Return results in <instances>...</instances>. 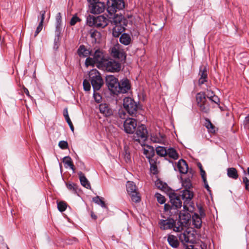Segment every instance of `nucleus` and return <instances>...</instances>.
<instances>
[{"instance_id":"obj_16","label":"nucleus","mask_w":249,"mask_h":249,"mask_svg":"<svg viewBox=\"0 0 249 249\" xmlns=\"http://www.w3.org/2000/svg\"><path fill=\"white\" fill-rule=\"evenodd\" d=\"M119 89H118L117 94L120 93H125L128 91L130 89V85L129 80L125 78L122 79L119 82L118 86Z\"/></svg>"},{"instance_id":"obj_41","label":"nucleus","mask_w":249,"mask_h":249,"mask_svg":"<svg viewBox=\"0 0 249 249\" xmlns=\"http://www.w3.org/2000/svg\"><path fill=\"white\" fill-rule=\"evenodd\" d=\"M96 91L97 90H94L93 97L96 102L97 103H100L102 101V97L100 93L97 92Z\"/></svg>"},{"instance_id":"obj_43","label":"nucleus","mask_w":249,"mask_h":249,"mask_svg":"<svg viewBox=\"0 0 249 249\" xmlns=\"http://www.w3.org/2000/svg\"><path fill=\"white\" fill-rule=\"evenodd\" d=\"M57 208L59 211L64 212L67 208V204L63 201L59 202L57 203Z\"/></svg>"},{"instance_id":"obj_50","label":"nucleus","mask_w":249,"mask_h":249,"mask_svg":"<svg viewBox=\"0 0 249 249\" xmlns=\"http://www.w3.org/2000/svg\"><path fill=\"white\" fill-rule=\"evenodd\" d=\"M59 146L62 149H66L68 148V143L67 142L61 141L59 142Z\"/></svg>"},{"instance_id":"obj_42","label":"nucleus","mask_w":249,"mask_h":249,"mask_svg":"<svg viewBox=\"0 0 249 249\" xmlns=\"http://www.w3.org/2000/svg\"><path fill=\"white\" fill-rule=\"evenodd\" d=\"M156 186L160 189L164 190L165 189L167 185L166 183H164L161 180L158 179L156 181Z\"/></svg>"},{"instance_id":"obj_40","label":"nucleus","mask_w":249,"mask_h":249,"mask_svg":"<svg viewBox=\"0 0 249 249\" xmlns=\"http://www.w3.org/2000/svg\"><path fill=\"white\" fill-rule=\"evenodd\" d=\"M198 106L199 107V109L204 113H207L209 111V107L207 103V101L203 104L198 105Z\"/></svg>"},{"instance_id":"obj_20","label":"nucleus","mask_w":249,"mask_h":249,"mask_svg":"<svg viewBox=\"0 0 249 249\" xmlns=\"http://www.w3.org/2000/svg\"><path fill=\"white\" fill-rule=\"evenodd\" d=\"M177 167L180 173L185 174L187 173L188 166L185 160L182 159L179 160L178 162Z\"/></svg>"},{"instance_id":"obj_29","label":"nucleus","mask_w":249,"mask_h":249,"mask_svg":"<svg viewBox=\"0 0 249 249\" xmlns=\"http://www.w3.org/2000/svg\"><path fill=\"white\" fill-rule=\"evenodd\" d=\"M196 100L197 106L203 104L207 101L205 94L204 92L198 93L196 95Z\"/></svg>"},{"instance_id":"obj_31","label":"nucleus","mask_w":249,"mask_h":249,"mask_svg":"<svg viewBox=\"0 0 249 249\" xmlns=\"http://www.w3.org/2000/svg\"><path fill=\"white\" fill-rule=\"evenodd\" d=\"M167 155L174 160H177L178 158V154L177 153L176 150L173 148H169L167 150Z\"/></svg>"},{"instance_id":"obj_6","label":"nucleus","mask_w":249,"mask_h":249,"mask_svg":"<svg viewBox=\"0 0 249 249\" xmlns=\"http://www.w3.org/2000/svg\"><path fill=\"white\" fill-rule=\"evenodd\" d=\"M110 54L113 58L121 61H124L126 58V53L122 46L118 43L110 48Z\"/></svg>"},{"instance_id":"obj_27","label":"nucleus","mask_w":249,"mask_h":249,"mask_svg":"<svg viewBox=\"0 0 249 249\" xmlns=\"http://www.w3.org/2000/svg\"><path fill=\"white\" fill-rule=\"evenodd\" d=\"M151 140L153 142L162 143L164 142V137L163 135H161L160 134L158 135H153L151 137Z\"/></svg>"},{"instance_id":"obj_19","label":"nucleus","mask_w":249,"mask_h":249,"mask_svg":"<svg viewBox=\"0 0 249 249\" xmlns=\"http://www.w3.org/2000/svg\"><path fill=\"white\" fill-rule=\"evenodd\" d=\"M91 51L87 49L83 45H80L77 50V54L81 57H88L91 55Z\"/></svg>"},{"instance_id":"obj_28","label":"nucleus","mask_w":249,"mask_h":249,"mask_svg":"<svg viewBox=\"0 0 249 249\" xmlns=\"http://www.w3.org/2000/svg\"><path fill=\"white\" fill-rule=\"evenodd\" d=\"M126 190L129 194L137 191V187L132 181H127L126 184Z\"/></svg>"},{"instance_id":"obj_53","label":"nucleus","mask_w":249,"mask_h":249,"mask_svg":"<svg viewBox=\"0 0 249 249\" xmlns=\"http://www.w3.org/2000/svg\"><path fill=\"white\" fill-rule=\"evenodd\" d=\"M150 170L154 175H156L158 173V168L157 165H153L150 166Z\"/></svg>"},{"instance_id":"obj_18","label":"nucleus","mask_w":249,"mask_h":249,"mask_svg":"<svg viewBox=\"0 0 249 249\" xmlns=\"http://www.w3.org/2000/svg\"><path fill=\"white\" fill-rule=\"evenodd\" d=\"M200 78L198 80L199 85H202L207 81V71L205 67H201L199 73Z\"/></svg>"},{"instance_id":"obj_54","label":"nucleus","mask_w":249,"mask_h":249,"mask_svg":"<svg viewBox=\"0 0 249 249\" xmlns=\"http://www.w3.org/2000/svg\"><path fill=\"white\" fill-rule=\"evenodd\" d=\"M164 210L165 211H171L172 210H175V209L173 207L172 204L171 205H170V204H165Z\"/></svg>"},{"instance_id":"obj_37","label":"nucleus","mask_w":249,"mask_h":249,"mask_svg":"<svg viewBox=\"0 0 249 249\" xmlns=\"http://www.w3.org/2000/svg\"><path fill=\"white\" fill-rule=\"evenodd\" d=\"M131 200L134 202H139L141 200V197L139 193L137 191L129 194Z\"/></svg>"},{"instance_id":"obj_35","label":"nucleus","mask_w":249,"mask_h":249,"mask_svg":"<svg viewBox=\"0 0 249 249\" xmlns=\"http://www.w3.org/2000/svg\"><path fill=\"white\" fill-rule=\"evenodd\" d=\"M67 188L73 193H76L78 189L77 185L71 182H68L66 183Z\"/></svg>"},{"instance_id":"obj_13","label":"nucleus","mask_w":249,"mask_h":249,"mask_svg":"<svg viewBox=\"0 0 249 249\" xmlns=\"http://www.w3.org/2000/svg\"><path fill=\"white\" fill-rule=\"evenodd\" d=\"M92 19L93 20L92 24H94V26L97 28H104L109 23V20L104 15L99 16L95 18L93 17Z\"/></svg>"},{"instance_id":"obj_64","label":"nucleus","mask_w":249,"mask_h":249,"mask_svg":"<svg viewBox=\"0 0 249 249\" xmlns=\"http://www.w3.org/2000/svg\"><path fill=\"white\" fill-rule=\"evenodd\" d=\"M23 90H24V93L29 97L30 98H32L31 96L30 95V93H29V91L28 90V89L26 88H23Z\"/></svg>"},{"instance_id":"obj_38","label":"nucleus","mask_w":249,"mask_h":249,"mask_svg":"<svg viewBox=\"0 0 249 249\" xmlns=\"http://www.w3.org/2000/svg\"><path fill=\"white\" fill-rule=\"evenodd\" d=\"M92 201L94 203L100 205L103 208L106 207V204H105V202L99 196H96L93 197L92 198Z\"/></svg>"},{"instance_id":"obj_44","label":"nucleus","mask_w":249,"mask_h":249,"mask_svg":"<svg viewBox=\"0 0 249 249\" xmlns=\"http://www.w3.org/2000/svg\"><path fill=\"white\" fill-rule=\"evenodd\" d=\"M81 19L78 18L76 15L73 16L72 18L71 19L70 22V24L71 26H73L75 25L77 22L81 21Z\"/></svg>"},{"instance_id":"obj_3","label":"nucleus","mask_w":249,"mask_h":249,"mask_svg":"<svg viewBox=\"0 0 249 249\" xmlns=\"http://www.w3.org/2000/svg\"><path fill=\"white\" fill-rule=\"evenodd\" d=\"M91 84L94 90H99L104 84V81L100 73L96 70H92L89 72Z\"/></svg>"},{"instance_id":"obj_63","label":"nucleus","mask_w":249,"mask_h":249,"mask_svg":"<svg viewBox=\"0 0 249 249\" xmlns=\"http://www.w3.org/2000/svg\"><path fill=\"white\" fill-rule=\"evenodd\" d=\"M213 91H209L207 93V97L209 100H210L211 99V97H213Z\"/></svg>"},{"instance_id":"obj_11","label":"nucleus","mask_w":249,"mask_h":249,"mask_svg":"<svg viewBox=\"0 0 249 249\" xmlns=\"http://www.w3.org/2000/svg\"><path fill=\"white\" fill-rule=\"evenodd\" d=\"M169 197L170 202L174 208L175 210H176L174 212L175 214H178V210L181 208L182 206L180 195L176 193H173L170 194Z\"/></svg>"},{"instance_id":"obj_46","label":"nucleus","mask_w":249,"mask_h":249,"mask_svg":"<svg viewBox=\"0 0 249 249\" xmlns=\"http://www.w3.org/2000/svg\"><path fill=\"white\" fill-rule=\"evenodd\" d=\"M156 196L157 198V201L159 203L162 204L165 202L166 199L165 197L160 194L157 193L156 194Z\"/></svg>"},{"instance_id":"obj_17","label":"nucleus","mask_w":249,"mask_h":249,"mask_svg":"<svg viewBox=\"0 0 249 249\" xmlns=\"http://www.w3.org/2000/svg\"><path fill=\"white\" fill-rule=\"evenodd\" d=\"M99 110L101 113L106 117L110 116L113 114L112 110L109 106L107 104H101L99 106Z\"/></svg>"},{"instance_id":"obj_62","label":"nucleus","mask_w":249,"mask_h":249,"mask_svg":"<svg viewBox=\"0 0 249 249\" xmlns=\"http://www.w3.org/2000/svg\"><path fill=\"white\" fill-rule=\"evenodd\" d=\"M124 159L125 160V161L127 162L130 161V160H131L130 155L129 154L126 153V154L124 156Z\"/></svg>"},{"instance_id":"obj_21","label":"nucleus","mask_w":249,"mask_h":249,"mask_svg":"<svg viewBox=\"0 0 249 249\" xmlns=\"http://www.w3.org/2000/svg\"><path fill=\"white\" fill-rule=\"evenodd\" d=\"M55 33L59 35L62 30V17L60 13H58L55 17Z\"/></svg>"},{"instance_id":"obj_25","label":"nucleus","mask_w":249,"mask_h":249,"mask_svg":"<svg viewBox=\"0 0 249 249\" xmlns=\"http://www.w3.org/2000/svg\"><path fill=\"white\" fill-rule=\"evenodd\" d=\"M78 175H79V179L81 185L87 189L90 188V183L84 175L81 172Z\"/></svg>"},{"instance_id":"obj_14","label":"nucleus","mask_w":249,"mask_h":249,"mask_svg":"<svg viewBox=\"0 0 249 249\" xmlns=\"http://www.w3.org/2000/svg\"><path fill=\"white\" fill-rule=\"evenodd\" d=\"M93 57L97 64V66L100 69L103 65L104 62L107 60L105 58L104 53L100 49H97L95 51Z\"/></svg>"},{"instance_id":"obj_30","label":"nucleus","mask_w":249,"mask_h":249,"mask_svg":"<svg viewBox=\"0 0 249 249\" xmlns=\"http://www.w3.org/2000/svg\"><path fill=\"white\" fill-rule=\"evenodd\" d=\"M63 115L67 122V123L68 124L71 130L73 132L74 131V126L72 124V123L69 117V114H68V109L67 108H65L64 109V111H63Z\"/></svg>"},{"instance_id":"obj_36","label":"nucleus","mask_w":249,"mask_h":249,"mask_svg":"<svg viewBox=\"0 0 249 249\" xmlns=\"http://www.w3.org/2000/svg\"><path fill=\"white\" fill-rule=\"evenodd\" d=\"M45 13H46V11L45 10H42L40 12V16L41 17V19H40V21L38 25V26L37 27V29L40 31H41L42 29V28H43V21H44V18H45Z\"/></svg>"},{"instance_id":"obj_52","label":"nucleus","mask_w":249,"mask_h":249,"mask_svg":"<svg viewBox=\"0 0 249 249\" xmlns=\"http://www.w3.org/2000/svg\"><path fill=\"white\" fill-rule=\"evenodd\" d=\"M210 100L217 105H219L220 102L219 98L215 95H213V97H211V99Z\"/></svg>"},{"instance_id":"obj_58","label":"nucleus","mask_w":249,"mask_h":249,"mask_svg":"<svg viewBox=\"0 0 249 249\" xmlns=\"http://www.w3.org/2000/svg\"><path fill=\"white\" fill-rule=\"evenodd\" d=\"M244 124L246 126L249 127V114L245 117Z\"/></svg>"},{"instance_id":"obj_9","label":"nucleus","mask_w":249,"mask_h":249,"mask_svg":"<svg viewBox=\"0 0 249 249\" xmlns=\"http://www.w3.org/2000/svg\"><path fill=\"white\" fill-rule=\"evenodd\" d=\"M123 106L125 109L131 115L136 113L138 108L137 103L130 97H125L124 99Z\"/></svg>"},{"instance_id":"obj_61","label":"nucleus","mask_w":249,"mask_h":249,"mask_svg":"<svg viewBox=\"0 0 249 249\" xmlns=\"http://www.w3.org/2000/svg\"><path fill=\"white\" fill-rule=\"evenodd\" d=\"M92 18H93V17H90L89 18H88V19H87L88 24L90 26H93V25L94 26V24H92V23H93V20L92 19Z\"/></svg>"},{"instance_id":"obj_2","label":"nucleus","mask_w":249,"mask_h":249,"mask_svg":"<svg viewBox=\"0 0 249 249\" xmlns=\"http://www.w3.org/2000/svg\"><path fill=\"white\" fill-rule=\"evenodd\" d=\"M111 24L114 26L113 28L112 35L115 37L119 36L124 31L127 24V20L122 15H114L112 20L110 21Z\"/></svg>"},{"instance_id":"obj_33","label":"nucleus","mask_w":249,"mask_h":249,"mask_svg":"<svg viewBox=\"0 0 249 249\" xmlns=\"http://www.w3.org/2000/svg\"><path fill=\"white\" fill-rule=\"evenodd\" d=\"M188 233H186L184 232L183 233H181L179 235V240L181 241V242L183 244L191 243L190 239H189V237L188 235Z\"/></svg>"},{"instance_id":"obj_48","label":"nucleus","mask_w":249,"mask_h":249,"mask_svg":"<svg viewBox=\"0 0 249 249\" xmlns=\"http://www.w3.org/2000/svg\"><path fill=\"white\" fill-rule=\"evenodd\" d=\"M83 88L85 91H89L90 89V84L89 80L85 79L83 82Z\"/></svg>"},{"instance_id":"obj_1","label":"nucleus","mask_w":249,"mask_h":249,"mask_svg":"<svg viewBox=\"0 0 249 249\" xmlns=\"http://www.w3.org/2000/svg\"><path fill=\"white\" fill-rule=\"evenodd\" d=\"M180 214H181L180 213ZM179 220L176 222L175 220L171 217L166 219H160L158 222L160 228L161 230H173L176 232H180L183 230L184 227L187 224L190 216L189 214L179 215Z\"/></svg>"},{"instance_id":"obj_34","label":"nucleus","mask_w":249,"mask_h":249,"mask_svg":"<svg viewBox=\"0 0 249 249\" xmlns=\"http://www.w3.org/2000/svg\"><path fill=\"white\" fill-rule=\"evenodd\" d=\"M157 154L160 157H164L167 155V150L164 147L158 146L156 148Z\"/></svg>"},{"instance_id":"obj_15","label":"nucleus","mask_w":249,"mask_h":249,"mask_svg":"<svg viewBox=\"0 0 249 249\" xmlns=\"http://www.w3.org/2000/svg\"><path fill=\"white\" fill-rule=\"evenodd\" d=\"M90 12L94 14H98L104 11L105 9V3L97 1L89 5Z\"/></svg>"},{"instance_id":"obj_5","label":"nucleus","mask_w":249,"mask_h":249,"mask_svg":"<svg viewBox=\"0 0 249 249\" xmlns=\"http://www.w3.org/2000/svg\"><path fill=\"white\" fill-rule=\"evenodd\" d=\"M121 65L120 63L113 59L107 60L104 62L101 69L105 71L116 72L120 71Z\"/></svg>"},{"instance_id":"obj_45","label":"nucleus","mask_w":249,"mask_h":249,"mask_svg":"<svg viewBox=\"0 0 249 249\" xmlns=\"http://www.w3.org/2000/svg\"><path fill=\"white\" fill-rule=\"evenodd\" d=\"M95 64H96V63L93 57L91 58L90 57H88L86 59L85 64L87 66H94Z\"/></svg>"},{"instance_id":"obj_57","label":"nucleus","mask_w":249,"mask_h":249,"mask_svg":"<svg viewBox=\"0 0 249 249\" xmlns=\"http://www.w3.org/2000/svg\"><path fill=\"white\" fill-rule=\"evenodd\" d=\"M100 33L97 31H94L91 34V37L92 38H95V41H96L97 39L96 38V36H99Z\"/></svg>"},{"instance_id":"obj_12","label":"nucleus","mask_w":249,"mask_h":249,"mask_svg":"<svg viewBox=\"0 0 249 249\" xmlns=\"http://www.w3.org/2000/svg\"><path fill=\"white\" fill-rule=\"evenodd\" d=\"M137 126L136 120L133 118H127L124 123V130L128 134L133 133L136 129Z\"/></svg>"},{"instance_id":"obj_24","label":"nucleus","mask_w":249,"mask_h":249,"mask_svg":"<svg viewBox=\"0 0 249 249\" xmlns=\"http://www.w3.org/2000/svg\"><path fill=\"white\" fill-rule=\"evenodd\" d=\"M227 175L230 178L233 179H237L238 178L237 171L233 167L229 168L227 169Z\"/></svg>"},{"instance_id":"obj_26","label":"nucleus","mask_w":249,"mask_h":249,"mask_svg":"<svg viewBox=\"0 0 249 249\" xmlns=\"http://www.w3.org/2000/svg\"><path fill=\"white\" fill-rule=\"evenodd\" d=\"M131 40V39L130 36L126 33L123 34L120 37V42L124 45H129Z\"/></svg>"},{"instance_id":"obj_49","label":"nucleus","mask_w":249,"mask_h":249,"mask_svg":"<svg viewBox=\"0 0 249 249\" xmlns=\"http://www.w3.org/2000/svg\"><path fill=\"white\" fill-rule=\"evenodd\" d=\"M143 153L146 156V157L147 159L150 158L151 157H154L155 155V153H154V151L153 149L151 150L150 151H149L147 150L144 149Z\"/></svg>"},{"instance_id":"obj_60","label":"nucleus","mask_w":249,"mask_h":249,"mask_svg":"<svg viewBox=\"0 0 249 249\" xmlns=\"http://www.w3.org/2000/svg\"><path fill=\"white\" fill-rule=\"evenodd\" d=\"M119 115L121 118L125 119V113L123 110H120L119 111Z\"/></svg>"},{"instance_id":"obj_7","label":"nucleus","mask_w":249,"mask_h":249,"mask_svg":"<svg viewBox=\"0 0 249 249\" xmlns=\"http://www.w3.org/2000/svg\"><path fill=\"white\" fill-rule=\"evenodd\" d=\"M136 130V133L133 135L134 140L140 143L141 142L143 143L148 137V132L145 126L143 124L139 125Z\"/></svg>"},{"instance_id":"obj_51","label":"nucleus","mask_w":249,"mask_h":249,"mask_svg":"<svg viewBox=\"0 0 249 249\" xmlns=\"http://www.w3.org/2000/svg\"><path fill=\"white\" fill-rule=\"evenodd\" d=\"M243 182L245 184L246 190L249 192V179L247 177H244Z\"/></svg>"},{"instance_id":"obj_8","label":"nucleus","mask_w":249,"mask_h":249,"mask_svg":"<svg viewBox=\"0 0 249 249\" xmlns=\"http://www.w3.org/2000/svg\"><path fill=\"white\" fill-rule=\"evenodd\" d=\"M106 84L113 94L117 95V90L119 89V82L116 77L112 75H107L106 77Z\"/></svg>"},{"instance_id":"obj_10","label":"nucleus","mask_w":249,"mask_h":249,"mask_svg":"<svg viewBox=\"0 0 249 249\" xmlns=\"http://www.w3.org/2000/svg\"><path fill=\"white\" fill-rule=\"evenodd\" d=\"M180 197L184 200V204L183 205V209L185 211H189L188 205L191 206L190 204L192 199L194 196L193 192L188 189H184L181 191Z\"/></svg>"},{"instance_id":"obj_39","label":"nucleus","mask_w":249,"mask_h":249,"mask_svg":"<svg viewBox=\"0 0 249 249\" xmlns=\"http://www.w3.org/2000/svg\"><path fill=\"white\" fill-rule=\"evenodd\" d=\"M205 126L210 132L212 133L215 132V127L209 119H206Z\"/></svg>"},{"instance_id":"obj_32","label":"nucleus","mask_w":249,"mask_h":249,"mask_svg":"<svg viewBox=\"0 0 249 249\" xmlns=\"http://www.w3.org/2000/svg\"><path fill=\"white\" fill-rule=\"evenodd\" d=\"M63 161L66 165L72 169L73 172L74 171V166L72 163L71 159L69 156L64 157Z\"/></svg>"},{"instance_id":"obj_59","label":"nucleus","mask_w":249,"mask_h":249,"mask_svg":"<svg viewBox=\"0 0 249 249\" xmlns=\"http://www.w3.org/2000/svg\"><path fill=\"white\" fill-rule=\"evenodd\" d=\"M199 209V213L201 217H204L205 216V212L203 209L200 207L198 208Z\"/></svg>"},{"instance_id":"obj_4","label":"nucleus","mask_w":249,"mask_h":249,"mask_svg":"<svg viewBox=\"0 0 249 249\" xmlns=\"http://www.w3.org/2000/svg\"><path fill=\"white\" fill-rule=\"evenodd\" d=\"M107 4V10L111 15L115 14L118 10H122L124 7V0H108Z\"/></svg>"},{"instance_id":"obj_22","label":"nucleus","mask_w":249,"mask_h":249,"mask_svg":"<svg viewBox=\"0 0 249 249\" xmlns=\"http://www.w3.org/2000/svg\"><path fill=\"white\" fill-rule=\"evenodd\" d=\"M167 242L173 248H177L179 245L177 237L172 234H168L167 236Z\"/></svg>"},{"instance_id":"obj_23","label":"nucleus","mask_w":249,"mask_h":249,"mask_svg":"<svg viewBox=\"0 0 249 249\" xmlns=\"http://www.w3.org/2000/svg\"><path fill=\"white\" fill-rule=\"evenodd\" d=\"M193 225L195 228L199 229L202 225V220L198 214L195 213L192 216Z\"/></svg>"},{"instance_id":"obj_47","label":"nucleus","mask_w":249,"mask_h":249,"mask_svg":"<svg viewBox=\"0 0 249 249\" xmlns=\"http://www.w3.org/2000/svg\"><path fill=\"white\" fill-rule=\"evenodd\" d=\"M182 185L185 188V189L189 190L192 187V183L189 179H185L182 182Z\"/></svg>"},{"instance_id":"obj_55","label":"nucleus","mask_w":249,"mask_h":249,"mask_svg":"<svg viewBox=\"0 0 249 249\" xmlns=\"http://www.w3.org/2000/svg\"><path fill=\"white\" fill-rule=\"evenodd\" d=\"M154 157H151L150 158H148L150 166L153 165H157V159L153 158Z\"/></svg>"},{"instance_id":"obj_56","label":"nucleus","mask_w":249,"mask_h":249,"mask_svg":"<svg viewBox=\"0 0 249 249\" xmlns=\"http://www.w3.org/2000/svg\"><path fill=\"white\" fill-rule=\"evenodd\" d=\"M200 174L203 182H206V174L204 170H201Z\"/></svg>"}]
</instances>
